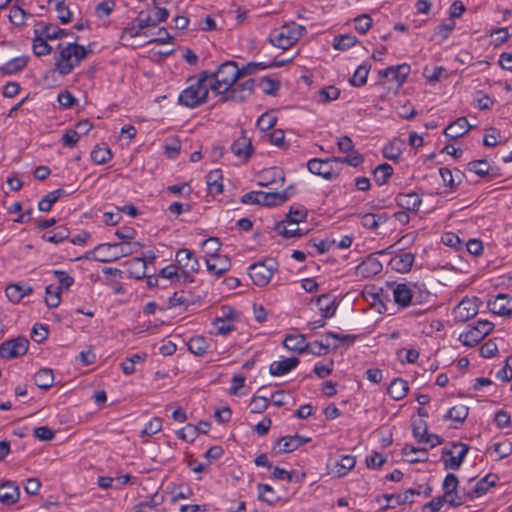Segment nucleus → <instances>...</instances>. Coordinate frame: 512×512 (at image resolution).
Segmentation results:
<instances>
[{"label": "nucleus", "instance_id": "nucleus-56", "mask_svg": "<svg viewBox=\"0 0 512 512\" xmlns=\"http://www.w3.org/2000/svg\"><path fill=\"white\" fill-rule=\"evenodd\" d=\"M317 304L325 318L332 317L334 315L336 307L334 306L333 301H331L329 295H321L317 300Z\"/></svg>", "mask_w": 512, "mask_h": 512}, {"label": "nucleus", "instance_id": "nucleus-64", "mask_svg": "<svg viewBox=\"0 0 512 512\" xmlns=\"http://www.w3.org/2000/svg\"><path fill=\"white\" fill-rule=\"evenodd\" d=\"M492 448L498 459L506 458L512 453V443L509 440L494 443Z\"/></svg>", "mask_w": 512, "mask_h": 512}, {"label": "nucleus", "instance_id": "nucleus-38", "mask_svg": "<svg viewBox=\"0 0 512 512\" xmlns=\"http://www.w3.org/2000/svg\"><path fill=\"white\" fill-rule=\"evenodd\" d=\"M388 220L386 213H366L361 217V225L364 228L375 230Z\"/></svg>", "mask_w": 512, "mask_h": 512}, {"label": "nucleus", "instance_id": "nucleus-30", "mask_svg": "<svg viewBox=\"0 0 512 512\" xmlns=\"http://www.w3.org/2000/svg\"><path fill=\"white\" fill-rule=\"evenodd\" d=\"M33 288L27 284H10L5 289L6 297L13 303L20 302L25 296L30 295Z\"/></svg>", "mask_w": 512, "mask_h": 512}, {"label": "nucleus", "instance_id": "nucleus-21", "mask_svg": "<svg viewBox=\"0 0 512 512\" xmlns=\"http://www.w3.org/2000/svg\"><path fill=\"white\" fill-rule=\"evenodd\" d=\"M255 81L248 79L230 89L229 99L235 102H243L247 100L253 93Z\"/></svg>", "mask_w": 512, "mask_h": 512}, {"label": "nucleus", "instance_id": "nucleus-53", "mask_svg": "<svg viewBox=\"0 0 512 512\" xmlns=\"http://www.w3.org/2000/svg\"><path fill=\"white\" fill-rule=\"evenodd\" d=\"M307 216V210L304 206L296 205L291 206L289 213L286 215V219L290 221L289 225L295 226L298 225L299 222L304 220Z\"/></svg>", "mask_w": 512, "mask_h": 512}, {"label": "nucleus", "instance_id": "nucleus-12", "mask_svg": "<svg viewBox=\"0 0 512 512\" xmlns=\"http://www.w3.org/2000/svg\"><path fill=\"white\" fill-rule=\"evenodd\" d=\"M478 299L476 297H464L453 309V317L456 322L464 323L478 313Z\"/></svg>", "mask_w": 512, "mask_h": 512}, {"label": "nucleus", "instance_id": "nucleus-43", "mask_svg": "<svg viewBox=\"0 0 512 512\" xmlns=\"http://www.w3.org/2000/svg\"><path fill=\"white\" fill-rule=\"evenodd\" d=\"M356 464V459L352 455H342L339 460H337L334 464L335 472L338 477H343L350 470L354 468Z\"/></svg>", "mask_w": 512, "mask_h": 512}, {"label": "nucleus", "instance_id": "nucleus-4", "mask_svg": "<svg viewBox=\"0 0 512 512\" xmlns=\"http://www.w3.org/2000/svg\"><path fill=\"white\" fill-rule=\"evenodd\" d=\"M240 78L239 67L234 61L222 63L215 72L210 73L208 80L211 90L216 94H225Z\"/></svg>", "mask_w": 512, "mask_h": 512}, {"label": "nucleus", "instance_id": "nucleus-41", "mask_svg": "<svg viewBox=\"0 0 512 512\" xmlns=\"http://www.w3.org/2000/svg\"><path fill=\"white\" fill-rule=\"evenodd\" d=\"M70 231L65 226H58L52 231H48L42 235V239L46 242L59 244L68 239Z\"/></svg>", "mask_w": 512, "mask_h": 512}, {"label": "nucleus", "instance_id": "nucleus-29", "mask_svg": "<svg viewBox=\"0 0 512 512\" xmlns=\"http://www.w3.org/2000/svg\"><path fill=\"white\" fill-rule=\"evenodd\" d=\"M127 273L129 277L141 280L146 277L147 263L143 258L134 257L126 261Z\"/></svg>", "mask_w": 512, "mask_h": 512}, {"label": "nucleus", "instance_id": "nucleus-46", "mask_svg": "<svg viewBox=\"0 0 512 512\" xmlns=\"http://www.w3.org/2000/svg\"><path fill=\"white\" fill-rule=\"evenodd\" d=\"M112 153L105 144L96 145L91 152V159L95 164L101 165L110 161Z\"/></svg>", "mask_w": 512, "mask_h": 512}, {"label": "nucleus", "instance_id": "nucleus-10", "mask_svg": "<svg viewBox=\"0 0 512 512\" xmlns=\"http://www.w3.org/2000/svg\"><path fill=\"white\" fill-rule=\"evenodd\" d=\"M468 451L469 446L461 442L452 443L450 449L443 448L441 459L443 461L444 468L449 470H458Z\"/></svg>", "mask_w": 512, "mask_h": 512}, {"label": "nucleus", "instance_id": "nucleus-17", "mask_svg": "<svg viewBox=\"0 0 512 512\" xmlns=\"http://www.w3.org/2000/svg\"><path fill=\"white\" fill-rule=\"evenodd\" d=\"M175 261L186 273H196L200 269V263L194 253L189 249H180L176 252Z\"/></svg>", "mask_w": 512, "mask_h": 512}, {"label": "nucleus", "instance_id": "nucleus-52", "mask_svg": "<svg viewBox=\"0 0 512 512\" xmlns=\"http://www.w3.org/2000/svg\"><path fill=\"white\" fill-rule=\"evenodd\" d=\"M290 221L283 220L276 224L275 230L277 233L285 238L291 237H299L301 234L299 233L298 225L292 226L289 225Z\"/></svg>", "mask_w": 512, "mask_h": 512}, {"label": "nucleus", "instance_id": "nucleus-6", "mask_svg": "<svg viewBox=\"0 0 512 512\" xmlns=\"http://www.w3.org/2000/svg\"><path fill=\"white\" fill-rule=\"evenodd\" d=\"M306 28L295 22L284 24L272 30L269 34V43L279 49L287 50L304 35Z\"/></svg>", "mask_w": 512, "mask_h": 512}, {"label": "nucleus", "instance_id": "nucleus-44", "mask_svg": "<svg viewBox=\"0 0 512 512\" xmlns=\"http://www.w3.org/2000/svg\"><path fill=\"white\" fill-rule=\"evenodd\" d=\"M469 408L464 404H458L451 407L444 415V420H451L456 423H462L467 418Z\"/></svg>", "mask_w": 512, "mask_h": 512}, {"label": "nucleus", "instance_id": "nucleus-23", "mask_svg": "<svg viewBox=\"0 0 512 512\" xmlns=\"http://www.w3.org/2000/svg\"><path fill=\"white\" fill-rule=\"evenodd\" d=\"M415 261V255L410 252H403L395 255L390 260V266L399 273H407L411 270Z\"/></svg>", "mask_w": 512, "mask_h": 512}, {"label": "nucleus", "instance_id": "nucleus-51", "mask_svg": "<svg viewBox=\"0 0 512 512\" xmlns=\"http://www.w3.org/2000/svg\"><path fill=\"white\" fill-rule=\"evenodd\" d=\"M466 169L470 172L475 173L479 177H485L489 175L491 166L485 159H481L470 161L467 164Z\"/></svg>", "mask_w": 512, "mask_h": 512}, {"label": "nucleus", "instance_id": "nucleus-7", "mask_svg": "<svg viewBox=\"0 0 512 512\" xmlns=\"http://www.w3.org/2000/svg\"><path fill=\"white\" fill-rule=\"evenodd\" d=\"M141 248L139 242L105 243L96 247V259L102 263H111L121 257L132 255Z\"/></svg>", "mask_w": 512, "mask_h": 512}, {"label": "nucleus", "instance_id": "nucleus-59", "mask_svg": "<svg viewBox=\"0 0 512 512\" xmlns=\"http://www.w3.org/2000/svg\"><path fill=\"white\" fill-rule=\"evenodd\" d=\"M54 276L58 281V286H56L61 292L63 290H69V288L74 284V279L71 277L66 271L63 270H54Z\"/></svg>", "mask_w": 512, "mask_h": 512}, {"label": "nucleus", "instance_id": "nucleus-54", "mask_svg": "<svg viewBox=\"0 0 512 512\" xmlns=\"http://www.w3.org/2000/svg\"><path fill=\"white\" fill-rule=\"evenodd\" d=\"M202 246L204 248L205 259H207L209 257L221 255L219 253L220 248H221V243L218 238L210 237L208 239H205L202 242Z\"/></svg>", "mask_w": 512, "mask_h": 512}, {"label": "nucleus", "instance_id": "nucleus-14", "mask_svg": "<svg viewBox=\"0 0 512 512\" xmlns=\"http://www.w3.org/2000/svg\"><path fill=\"white\" fill-rule=\"evenodd\" d=\"M422 486H418L417 488H409L403 493L399 494H385L383 498L387 501V503L383 506V509L394 508L396 505H402L406 503H413V497L415 495H421Z\"/></svg>", "mask_w": 512, "mask_h": 512}, {"label": "nucleus", "instance_id": "nucleus-16", "mask_svg": "<svg viewBox=\"0 0 512 512\" xmlns=\"http://www.w3.org/2000/svg\"><path fill=\"white\" fill-rule=\"evenodd\" d=\"M382 269V263L378 260L375 254H370L356 266L355 273L359 277L370 278L381 273Z\"/></svg>", "mask_w": 512, "mask_h": 512}, {"label": "nucleus", "instance_id": "nucleus-25", "mask_svg": "<svg viewBox=\"0 0 512 512\" xmlns=\"http://www.w3.org/2000/svg\"><path fill=\"white\" fill-rule=\"evenodd\" d=\"M357 336L352 334H339L336 332H327L323 335V338L319 340L323 345H327V352L330 351L331 348L336 349L338 347L337 343H332L330 340H336L340 343H343L347 346L353 345Z\"/></svg>", "mask_w": 512, "mask_h": 512}, {"label": "nucleus", "instance_id": "nucleus-62", "mask_svg": "<svg viewBox=\"0 0 512 512\" xmlns=\"http://www.w3.org/2000/svg\"><path fill=\"white\" fill-rule=\"evenodd\" d=\"M213 326L219 335H228L235 329L230 320L219 317L214 319Z\"/></svg>", "mask_w": 512, "mask_h": 512}, {"label": "nucleus", "instance_id": "nucleus-58", "mask_svg": "<svg viewBox=\"0 0 512 512\" xmlns=\"http://www.w3.org/2000/svg\"><path fill=\"white\" fill-rule=\"evenodd\" d=\"M369 74V68L365 65H360L355 70L353 76L350 79L351 85L355 87H361L366 84L367 77Z\"/></svg>", "mask_w": 512, "mask_h": 512}, {"label": "nucleus", "instance_id": "nucleus-49", "mask_svg": "<svg viewBox=\"0 0 512 512\" xmlns=\"http://www.w3.org/2000/svg\"><path fill=\"white\" fill-rule=\"evenodd\" d=\"M393 174L391 165L384 163L378 165L374 170V180L378 185L386 184Z\"/></svg>", "mask_w": 512, "mask_h": 512}, {"label": "nucleus", "instance_id": "nucleus-13", "mask_svg": "<svg viewBox=\"0 0 512 512\" xmlns=\"http://www.w3.org/2000/svg\"><path fill=\"white\" fill-rule=\"evenodd\" d=\"M230 149L242 163L247 162L254 152L251 139L247 137L243 131L241 135L233 141Z\"/></svg>", "mask_w": 512, "mask_h": 512}, {"label": "nucleus", "instance_id": "nucleus-9", "mask_svg": "<svg viewBox=\"0 0 512 512\" xmlns=\"http://www.w3.org/2000/svg\"><path fill=\"white\" fill-rule=\"evenodd\" d=\"M494 324L488 320H478L475 325L468 326L459 335V341L467 346L474 347L479 344L488 334L492 332Z\"/></svg>", "mask_w": 512, "mask_h": 512}, {"label": "nucleus", "instance_id": "nucleus-15", "mask_svg": "<svg viewBox=\"0 0 512 512\" xmlns=\"http://www.w3.org/2000/svg\"><path fill=\"white\" fill-rule=\"evenodd\" d=\"M307 440L299 435L284 436L276 440L272 446V451L275 454L290 453L305 444Z\"/></svg>", "mask_w": 512, "mask_h": 512}, {"label": "nucleus", "instance_id": "nucleus-32", "mask_svg": "<svg viewBox=\"0 0 512 512\" xmlns=\"http://www.w3.org/2000/svg\"><path fill=\"white\" fill-rule=\"evenodd\" d=\"M222 172L220 169L211 170L206 175L207 189L210 195L217 196L223 191Z\"/></svg>", "mask_w": 512, "mask_h": 512}, {"label": "nucleus", "instance_id": "nucleus-20", "mask_svg": "<svg viewBox=\"0 0 512 512\" xmlns=\"http://www.w3.org/2000/svg\"><path fill=\"white\" fill-rule=\"evenodd\" d=\"M411 68L408 64L403 63L396 66H390L380 72V75L387 78L388 81L394 82L397 86H401L407 76L410 74Z\"/></svg>", "mask_w": 512, "mask_h": 512}, {"label": "nucleus", "instance_id": "nucleus-3", "mask_svg": "<svg viewBox=\"0 0 512 512\" xmlns=\"http://www.w3.org/2000/svg\"><path fill=\"white\" fill-rule=\"evenodd\" d=\"M210 73L201 72L197 77L187 80V87L178 96V103L186 108H197L207 102L210 84Z\"/></svg>", "mask_w": 512, "mask_h": 512}, {"label": "nucleus", "instance_id": "nucleus-47", "mask_svg": "<svg viewBox=\"0 0 512 512\" xmlns=\"http://www.w3.org/2000/svg\"><path fill=\"white\" fill-rule=\"evenodd\" d=\"M65 193L63 189H56L45 195L38 203V209L42 212H49L53 204Z\"/></svg>", "mask_w": 512, "mask_h": 512}, {"label": "nucleus", "instance_id": "nucleus-35", "mask_svg": "<svg viewBox=\"0 0 512 512\" xmlns=\"http://www.w3.org/2000/svg\"><path fill=\"white\" fill-rule=\"evenodd\" d=\"M28 64V57L18 56L10 59L0 67L4 75H12L22 71Z\"/></svg>", "mask_w": 512, "mask_h": 512}, {"label": "nucleus", "instance_id": "nucleus-61", "mask_svg": "<svg viewBox=\"0 0 512 512\" xmlns=\"http://www.w3.org/2000/svg\"><path fill=\"white\" fill-rule=\"evenodd\" d=\"M269 407V399L264 396H254L250 402L251 413L260 414Z\"/></svg>", "mask_w": 512, "mask_h": 512}, {"label": "nucleus", "instance_id": "nucleus-31", "mask_svg": "<svg viewBox=\"0 0 512 512\" xmlns=\"http://www.w3.org/2000/svg\"><path fill=\"white\" fill-rule=\"evenodd\" d=\"M148 23V20H141L140 16H138L134 22L124 28L121 34V40L127 42L141 35L142 31L149 27Z\"/></svg>", "mask_w": 512, "mask_h": 512}, {"label": "nucleus", "instance_id": "nucleus-5", "mask_svg": "<svg viewBox=\"0 0 512 512\" xmlns=\"http://www.w3.org/2000/svg\"><path fill=\"white\" fill-rule=\"evenodd\" d=\"M59 56L55 61V69L60 75L69 74L88 55V50L77 43H68L65 46L59 45Z\"/></svg>", "mask_w": 512, "mask_h": 512}, {"label": "nucleus", "instance_id": "nucleus-2", "mask_svg": "<svg viewBox=\"0 0 512 512\" xmlns=\"http://www.w3.org/2000/svg\"><path fill=\"white\" fill-rule=\"evenodd\" d=\"M363 162L364 157L360 153H354L345 157L312 158L307 162V169L314 175L320 176L327 181H333L340 176L341 164L358 167Z\"/></svg>", "mask_w": 512, "mask_h": 512}, {"label": "nucleus", "instance_id": "nucleus-57", "mask_svg": "<svg viewBox=\"0 0 512 512\" xmlns=\"http://www.w3.org/2000/svg\"><path fill=\"white\" fill-rule=\"evenodd\" d=\"M356 43V37L350 34L340 35L334 38L333 48L336 50H347Z\"/></svg>", "mask_w": 512, "mask_h": 512}, {"label": "nucleus", "instance_id": "nucleus-11", "mask_svg": "<svg viewBox=\"0 0 512 512\" xmlns=\"http://www.w3.org/2000/svg\"><path fill=\"white\" fill-rule=\"evenodd\" d=\"M28 348L29 341L25 337L7 340L0 344V357L3 359L17 358L25 355Z\"/></svg>", "mask_w": 512, "mask_h": 512}, {"label": "nucleus", "instance_id": "nucleus-48", "mask_svg": "<svg viewBox=\"0 0 512 512\" xmlns=\"http://www.w3.org/2000/svg\"><path fill=\"white\" fill-rule=\"evenodd\" d=\"M403 455L409 457L407 460L410 463L425 462L428 459L427 450L424 448L406 446L403 448Z\"/></svg>", "mask_w": 512, "mask_h": 512}, {"label": "nucleus", "instance_id": "nucleus-18", "mask_svg": "<svg viewBox=\"0 0 512 512\" xmlns=\"http://www.w3.org/2000/svg\"><path fill=\"white\" fill-rule=\"evenodd\" d=\"M487 306L495 315L508 316L512 313V297L507 294H498L488 301Z\"/></svg>", "mask_w": 512, "mask_h": 512}, {"label": "nucleus", "instance_id": "nucleus-40", "mask_svg": "<svg viewBox=\"0 0 512 512\" xmlns=\"http://www.w3.org/2000/svg\"><path fill=\"white\" fill-rule=\"evenodd\" d=\"M258 499L269 505H275L280 497L276 494L275 490L268 484L259 483L257 485Z\"/></svg>", "mask_w": 512, "mask_h": 512}, {"label": "nucleus", "instance_id": "nucleus-37", "mask_svg": "<svg viewBox=\"0 0 512 512\" xmlns=\"http://www.w3.org/2000/svg\"><path fill=\"white\" fill-rule=\"evenodd\" d=\"M287 201L286 192H264L260 191V205L277 206Z\"/></svg>", "mask_w": 512, "mask_h": 512}, {"label": "nucleus", "instance_id": "nucleus-55", "mask_svg": "<svg viewBox=\"0 0 512 512\" xmlns=\"http://www.w3.org/2000/svg\"><path fill=\"white\" fill-rule=\"evenodd\" d=\"M46 297L45 302L48 307L56 308L61 302V291L54 285L50 284L45 289Z\"/></svg>", "mask_w": 512, "mask_h": 512}, {"label": "nucleus", "instance_id": "nucleus-34", "mask_svg": "<svg viewBox=\"0 0 512 512\" xmlns=\"http://www.w3.org/2000/svg\"><path fill=\"white\" fill-rule=\"evenodd\" d=\"M286 349L298 353H304L307 350L308 342L302 334L288 335L283 342Z\"/></svg>", "mask_w": 512, "mask_h": 512}, {"label": "nucleus", "instance_id": "nucleus-39", "mask_svg": "<svg viewBox=\"0 0 512 512\" xmlns=\"http://www.w3.org/2000/svg\"><path fill=\"white\" fill-rule=\"evenodd\" d=\"M34 383L41 389L47 390L54 383V373L52 369L42 368L34 375Z\"/></svg>", "mask_w": 512, "mask_h": 512}, {"label": "nucleus", "instance_id": "nucleus-19", "mask_svg": "<svg viewBox=\"0 0 512 512\" xmlns=\"http://www.w3.org/2000/svg\"><path fill=\"white\" fill-rule=\"evenodd\" d=\"M207 270L217 277L222 276L231 269V260L226 255H218L205 259Z\"/></svg>", "mask_w": 512, "mask_h": 512}, {"label": "nucleus", "instance_id": "nucleus-42", "mask_svg": "<svg viewBox=\"0 0 512 512\" xmlns=\"http://www.w3.org/2000/svg\"><path fill=\"white\" fill-rule=\"evenodd\" d=\"M340 96V90L335 86H327L320 89L314 99L317 103L327 104L331 101L338 99Z\"/></svg>", "mask_w": 512, "mask_h": 512}, {"label": "nucleus", "instance_id": "nucleus-33", "mask_svg": "<svg viewBox=\"0 0 512 512\" xmlns=\"http://www.w3.org/2000/svg\"><path fill=\"white\" fill-rule=\"evenodd\" d=\"M408 382L402 378H395L387 389L388 395L396 401L402 400L408 393Z\"/></svg>", "mask_w": 512, "mask_h": 512}, {"label": "nucleus", "instance_id": "nucleus-50", "mask_svg": "<svg viewBox=\"0 0 512 512\" xmlns=\"http://www.w3.org/2000/svg\"><path fill=\"white\" fill-rule=\"evenodd\" d=\"M164 502V496L159 495L158 493L153 494L148 499L141 501L138 503L140 505V508L149 509L154 512H165L166 510L164 508H161L160 506Z\"/></svg>", "mask_w": 512, "mask_h": 512}, {"label": "nucleus", "instance_id": "nucleus-27", "mask_svg": "<svg viewBox=\"0 0 512 512\" xmlns=\"http://www.w3.org/2000/svg\"><path fill=\"white\" fill-rule=\"evenodd\" d=\"M20 491L15 482L7 481L0 485V502L12 505L19 499Z\"/></svg>", "mask_w": 512, "mask_h": 512}, {"label": "nucleus", "instance_id": "nucleus-36", "mask_svg": "<svg viewBox=\"0 0 512 512\" xmlns=\"http://www.w3.org/2000/svg\"><path fill=\"white\" fill-rule=\"evenodd\" d=\"M187 347L192 354L203 356L207 353L210 344L204 336L196 335L188 340Z\"/></svg>", "mask_w": 512, "mask_h": 512}, {"label": "nucleus", "instance_id": "nucleus-24", "mask_svg": "<svg viewBox=\"0 0 512 512\" xmlns=\"http://www.w3.org/2000/svg\"><path fill=\"white\" fill-rule=\"evenodd\" d=\"M497 477L495 475H487L480 480H478L467 492V497L469 500L479 498L487 493L490 487L494 486L496 483Z\"/></svg>", "mask_w": 512, "mask_h": 512}, {"label": "nucleus", "instance_id": "nucleus-63", "mask_svg": "<svg viewBox=\"0 0 512 512\" xmlns=\"http://www.w3.org/2000/svg\"><path fill=\"white\" fill-rule=\"evenodd\" d=\"M458 484V477L455 474H447L442 483L444 495L450 496L451 494H453L457 490Z\"/></svg>", "mask_w": 512, "mask_h": 512}, {"label": "nucleus", "instance_id": "nucleus-26", "mask_svg": "<svg viewBox=\"0 0 512 512\" xmlns=\"http://www.w3.org/2000/svg\"><path fill=\"white\" fill-rule=\"evenodd\" d=\"M395 200L399 207L413 212H417L422 203L421 197L415 192L399 193Z\"/></svg>", "mask_w": 512, "mask_h": 512}, {"label": "nucleus", "instance_id": "nucleus-22", "mask_svg": "<svg viewBox=\"0 0 512 512\" xmlns=\"http://www.w3.org/2000/svg\"><path fill=\"white\" fill-rule=\"evenodd\" d=\"M299 364V359L296 357L283 358L281 360L273 361L269 366V373L272 376H283Z\"/></svg>", "mask_w": 512, "mask_h": 512}, {"label": "nucleus", "instance_id": "nucleus-60", "mask_svg": "<svg viewBox=\"0 0 512 512\" xmlns=\"http://www.w3.org/2000/svg\"><path fill=\"white\" fill-rule=\"evenodd\" d=\"M163 422L159 417H153L141 430V436H152L162 430Z\"/></svg>", "mask_w": 512, "mask_h": 512}, {"label": "nucleus", "instance_id": "nucleus-45", "mask_svg": "<svg viewBox=\"0 0 512 512\" xmlns=\"http://www.w3.org/2000/svg\"><path fill=\"white\" fill-rule=\"evenodd\" d=\"M141 20H148L149 27H154L158 23L165 22L169 16V12L166 8L156 7L153 16L145 15L143 11L139 13Z\"/></svg>", "mask_w": 512, "mask_h": 512}, {"label": "nucleus", "instance_id": "nucleus-28", "mask_svg": "<svg viewBox=\"0 0 512 512\" xmlns=\"http://www.w3.org/2000/svg\"><path fill=\"white\" fill-rule=\"evenodd\" d=\"M470 128L471 126L469 125L467 118L460 117L445 128L444 134L446 137L456 139L465 135Z\"/></svg>", "mask_w": 512, "mask_h": 512}, {"label": "nucleus", "instance_id": "nucleus-1", "mask_svg": "<svg viewBox=\"0 0 512 512\" xmlns=\"http://www.w3.org/2000/svg\"><path fill=\"white\" fill-rule=\"evenodd\" d=\"M394 303L398 308L424 306L432 301L433 294L422 280L403 281L392 285Z\"/></svg>", "mask_w": 512, "mask_h": 512}, {"label": "nucleus", "instance_id": "nucleus-8", "mask_svg": "<svg viewBox=\"0 0 512 512\" xmlns=\"http://www.w3.org/2000/svg\"><path fill=\"white\" fill-rule=\"evenodd\" d=\"M277 270V261L273 258H266L263 261L250 265L248 274L255 285L263 287L270 282Z\"/></svg>", "mask_w": 512, "mask_h": 512}]
</instances>
